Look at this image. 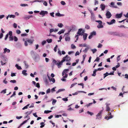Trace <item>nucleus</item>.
I'll list each match as a JSON object with an SVG mask.
<instances>
[{
    "label": "nucleus",
    "instance_id": "43",
    "mask_svg": "<svg viewBox=\"0 0 128 128\" xmlns=\"http://www.w3.org/2000/svg\"><path fill=\"white\" fill-rule=\"evenodd\" d=\"M56 102V100L54 99L52 101V104L53 105H54L55 104V103Z\"/></svg>",
    "mask_w": 128,
    "mask_h": 128
},
{
    "label": "nucleus",
    "instance_id": "50",
    "mask_svg": "<svg viewBox=\"0 0 128 128\" xmlns=\"http://www.w3.org/2000/svg\"><path fill=\"white\" fill-rule=\"evenodd\" d=\"M56 16H62L61 15V14H60V13H59V12L56 13Z\"/></svg>",
    "mask_w": 128,
    "mask_h": 128
},
{
    "label": "nucleus",
    "instance_id": "64",
    "mask_svg": "<svg viewBox=\"0 0 128 128\" xmlns=\"http://www.w3.org/2000/svg\"><path fill=\"white\" fill-rule=\"evenodd\" d=\"M52 62L54 64H56V63L57 62L56 61V60H53Z\"/></svg>",
    "mask_w": 128,
    "mask_h": 128
},
{
    "label": "nucleus",
    "instance_id": "19",
    "mask_svg": "<svg viewBox=\"0 0 128 128\" xmlns=\"http://www.w3.org/2000/svg\"><path fill=\"white\" fill-rule=\"evenodd\" d=\"M110 108L108 106V104H107L106 106V111L109 112L110 110Z\"/></svg>",
    "mask_w": 128,
    "mask_h": 128
},
{
    "label": "nucleus",
    "instance_id": "52",
    "mask_svg": "<svg viewBox=\"0 0 128 128\" xmlns=\"http://www.w3.org/2000/svg\"><path fill=\"white\" fill-rule=\"evenodd\" d=\"M16 33L18 34H19L21 33V31L19 30H17L16 31Z\"/></svg>",
    "mask_w": 128,
    "mask_h": 128
},
{
    "label": "nucleus",
    "instance_id": "12",
    "mask_svg": "<svg viewBox=\"0 0 128 128\" xmlns=\"http://www.w3.org/2000/svg\"><path fill=\"white\" fill-rule=\"evenodd\" d=\"M122 13L117 14L116 15V17L118 18H120L122 17Z\"/></svg>",
    "mask_w": 128,
    "mask_h": 128
},
{
    "label": "nucleus",
    "instance_id": "15",
    "mask_svg": "<svg viewBox=\"0 0 128 128\" xmlns=\"http://www.w3.org/2000/svg\"><path fill=\"white\" fill-rule=\"evenodd\" d=\"M30 119V118H29V119H28L27 120H25L24 122H23L22 123H21L20 125V126H19L18 128H19L22 125H23V124H24L25 123H26L27 121Z\"/></svg>",
    "mask_w": 128,
    "mask_h": 128
},
{
    "label": "nucleus",
    "instance_id": "5",
    "mask_svg": "<svg viewBox=\"0 0 128 128\" xmlns=\"http://www.w3.org/2000/svg\"><path fill=\"white\" fill-rule=\"evenodd\" d=\"M108 34H109L114 36H118L120 35L119 33L117 32H108Z\"/></svg>",
    "mask_w": 128,
    "mask_h": 128
},
{
    "label": "nucleus",
    "instance_id": "36",
    "mask_svg": "<svg viewBox=\"0 0 128 128\" xmlns=\"http://www.w3.org/2000/svg\"><path fill=\"white\" fill-rule=\"evenodd\" d=\"M91 50L92 51L93 53L94 54L97 51V50L96 48H94L93 49H92Z\"/></svg>",
    "mask_w": 128,
    "mask_h": 128
},
{
    "label": "nucleus",
    "instance_id": "17",
    "mask_svg": "<svg viewBox=\"0 0 128 128\" xmlns=\"http://www.w3.org/2000/svg\"><path fill=\"white\" fill-rule=\"evenodd\" d=\"M65 31V30H60V31H59L58 33V34H60L62 33H63Z\"/></svg>",
    "mask_w": 128,
    "mask_h": 128
},
{
    "label": "nucleus",
    "instance_id": "48",
    "mask_svg": "<svg viewBox=\"0 0 128 128\" xmlns=\"http://www.w3.org/2000/svg\"><path fill=\"white\" fill-rule=\"evenodd\" d=\"M10 82L13 83H15L16 82V81L15 80H11L10 81Z\"/></svg>",
    "mask_w": 128,
    "mask_h": 128
},
{
    "label": "nucleus",
    "instance_id": "61",
    "mask_svg": "<svg viewBox=\"0 0 128 128\" xmlns=\"http://www.w3.org/2000/svg\"><path fill=\"white\" fill-rule=\"evenodd\" d=\"M13 26L14 28H16V27L17 26V25L16 24V23H14L13 24Z\"/></svg>",
    "mask_w": 128,
    "mask_h": 128
},
{
    "label": "nucleus",
    "instance_id": "16",
    "mask_svg": "<svg viewBox=\"0 0 128 128\" xmlns=\"http://www.w3.org/2000/svg\"><path fill=\"white\" fill-rule=\"evenodd\" d=\"M10 52V50L9 49H7L6 48H5L4 50V53H5L6 52H7L8 53H9Z\"/></svg>",
    "mask_w": 128,
    "mask_h": 128
},
{
    "label": "nucleus",
    "instance_id": "25",
    "mask_svg": "<svg viewBox=\"0 0 128 128\" xmlns=\"http://www.w3.org/2000/svg\"><path fill=\"white\" fill-rule=\"evenodd\" d=\"M20 6H28V5L27 4H20Z\"/></svg>",
    "mask_w": 128,
    "mask_h": 128
},
{
    "label": "nucleus",
    "instance_id": "40",
    "mask_svg": "<svg viewBox=\"0 0 128 128\" xmlns=\"http://www.w3.org/2000/svg\"><path fill=\"white\" fill-rule=\"evenodd\" d=\"M44 124V123L43 122H42L40 123V124L42 125H41L40 126V127L41 128H42L44 126V124L43 125V124Z\"/></svg>",
    "mask_w": 128,
    "mask_h": 128
},
{
    "label": "nucleus",
    "instance_id": "62",
    "mask_svg": "<svg viewBox=\"0 0 128 128\" xmlns=\"http://www.w3.org/2000/svg\"><path fill=\"white\" fill-rule=\"evenodd\" d=\"M15 17V16L14 15H11L10 16V18H14Z\"/></svg>",
    "mask_w": 128,
    "mask_h": 128
},
{
    "label": "nucleus",
    "instance_id": "31",
    "mask_svg": "<svg viewBox=\"0 0 128 128\" xmlns=\"http://www.w3.org/2000/svg\"><path fill=\"white\" fill-rule=\"evenodd\" d=\"M10 41H12L13 40V38L12 36H10L9 38Z\"/></svg>",
    "mask_w": 128,
    "mask_h": 128
},
{
    "label": "nucleus",
    "instance_id": "60",
    "mask_svg": "<svg viewBox=\"0 0 128 128\" xmlns=\"http://www.w3.org/2000/svg\"><path fill=\"white\" fill-rule=\"evenodd\" d=\"M50 88L48 89L46 91V93H48L50 92Z\"/></svg>",
    "mask_w": 128,
    "mask_h": 128
},
{
    "label": "nucleus",
    "instance_id": "3",
    "mask_svg": "<svg viewBox=\"0 0 128 128\" xmlns=\"http://www.w3.org/2000/svg\"><path fill=\"white\" fill-rule=\"evenodd\" d=\"M69 70L68 69H65L64 70V71L62 72V76L64 75L65 74V76H63V77L64 78H66L68 76V74H66L68 71Z\"/></svg>",
    "mask_w": 128,
    "mask_h": 128
},
{
    "label": "nucleus",
    "instance_id": "22",
    "mask_svg": "<svg viewBox=\"0 0 128 128\" xmlns=\"http://www.w3.org/2000/svg\"><path fill=\"white\" fill-rule=\"evenodd\" d=\"M96 69H95L93 71V73L92 74V76H95L96 75Z\"/></svg>",
    "mask_w": 128,
    "mask_h": 128
},
{
    "label": "nucleus",
    "instance_id": "37",
    "mask_svg": "<svg viewBox=\"0 0 128 128\" xmlns=\"http://www.w3.org/2000/svg\"><path fill=\"white\" fill-rule=\"evenodd\" d=\"M96 22H98L99 23V24H102V22L100 20H96Z\"/></svg>",
    "mask_w": 128,
    "mask_h": 128
},
{
    "label": "nucleus",
    "instance_id": "47",
    "mask_svg": "<svg viewBox=\"0 0 128 128\" xmlns=\"http://www.w3.org/2000/svg\"><path fill=\"white\" fill-rule=\"evenodd\" d=\"M91 18L92 20H94L95 19V18L94 15H92L91 16Z\"/></svg>",
    "mask_w": 128,
    "mask_h": 128
},
{
    "label": "nucleus",
    "instance_id": "4",
    "mask_svg": "<svg viewBox=\"0 0 128 128\" xmlns=\"http://www.w3.org/2000/svg\"><path fill=\"white\" fill-rule=\"evenodd\" d=\"M84 32V30H83L82 28H80L78 29V31L77 34L79 35H83Z\"/></svg>",
    "mask_w": 128,
    "mask_h": 128
},
{
    "label": "nucleus",
    "instance_id": "26",
    "mask_svg": "<svg viewBox=\"0 0 128 128\" xmlns=\"http://www.w3.org/2000/svg\"><path fill=\"white\" fill-rule=\"evenodd\" d=\"M79 46L80 47H82V46L86 47V44H79Z\"/></svg>",
    "mask_w": 128,
    "mask_h": 128
},
{
    "label": "nucleus",
    "instance_id": "38",
    "mask_svg": "<svg viewBox=\"0 0 128 128\" xmlns=\"http://www.w3.org/2000/svg\"><path fill=\"white\" fill-rule=\"evenodd\" d=\"M89 49V48L88 47L86 48H85V49L83 51V52H86Z\"/></svg>",
    "mask_w": 128,
    "mask_h": 128
},
{
    "label": "nucleus",
    "instance_id": "21",
    "mask_svg": "<svg viewBox=\"0 0 128 128\" xmlns=\"http://www.w3.org/2000/svg\"><path fill=\"white\" fill-rule=\"evenodd\" d=\"M26 70H24L22 71V74L25 76H26L27 75V74L26 73Z\"/></svg>",
    "mask_w": 128,
    "mask_h": 128
},
{
    "label": "nucleus",
    "instance_id": "9",
    "mask_svg": "<svg viewBox=\"0 0 128 128\" xmlns=\"http://www.w3.org/2000/svg\"><path fill=\"white\" fill-rule=\"evenodd\" d=\"M106 16L107 18H109L112 16V14L109 11H108L106 14Z\"/></svg>",
    "mask_w": 128,
    "mask_h": 128
},
{
    "label": "nucleus",
    "instance_id": "41",
    "mask_svg": "<svg viewBox=\"0 0 128 128\" xmlns=\"http://www.w3.org/2000/svg\"><path fill=\"white\" fill-rule=\"evenodd\" d=\"M113 117V116H112V115H110V116H108V118L107 119V120H108L110 118H112Z\"/></svg>",
    "mask_w": 128,
    "mask_h": 128
},
{
    "label": "nucleus",
    "instance_id": "7",
    "mask_svg": "<svg viewBox=\"0 0 128 128\" xmlns=\"http://www.w3.org/2000/svg\"><path fill=\"white\" fill-rule=\"evenodd\" d=\"M110 6L111 7L115 8H118L117 6L115 5L114 2H111L110 5Z\"/></svg>",
    "mask_w": 128,
    "mask_h": 128
},
{
    "label": "nucleus",
    "instance_id": "32",
    "mask_svg": "<svg viewBox=\"0 0 128 128\" xmlns=\"http://www.w3.org/2000/svg\"><path fill=\"white\" fill-rule=\"evenodd\" d=\"M32 112V111H31L30 112H26L25 113V114L28 116V115L30 114Z\"/></svg>",
    "mask_w": 128,
    "mask_h": 128
},
{
    "label": "nucleus",
    "instance_id": "8",
    "mask_svg": "<svg viewBox=\"0 0 128 128\" xmlns=\"http://www.w3.org/2000/svg\"><path fill=\"white\" fill-rule=\"evenodd\" d=\"M48 12L46 11H44V10H42L40 14L41 15H42V16H44L45 14H48Z\"/></svg>",
    "mask_w": 128,
    "mask_h": 128
},
{
    "label": "nucleus",
    "instance_id": "14",
    "mask_svg": "<svg viewBox=\"0 0 128 128\" xmlns=\"http://www.w3.org/2000/svg\"><path fill=\"white\" fill-rule=\"evenodd\" d=\"M87 36L88 34H87L85 33L84 34H83V38L84 40H86Z\"/></svg>",
    "mask_w": 128,
    "mask_h": 128
},
{
    "label": "nucleus",
    "instance_id": "11",
    "mask_svg": "<svg viewBox=\"0 0 128 128\" xmlns=\"http://www.w3.org/2000/svg\"><path fill=\"white\" fill-rule=\"evenodd\" d=\"M115 20L114 19H113L110 22H108L107 23L108 24L111 25L114 23H115Z\"/></svg>",
    "mask_w": 128,
    "mask_h": 128
},
{
    "label": "nucleus",
    "instance_id": "49",
    "mask_svg": "<svg viewBox=\"0 0 128 128\" xmlns=\"http://www.w3.org/2000/svg\"><path fill=\"white\" fill-rule=\"evenodd\" d=\"M102 44H100L99 43L98 46V48H100L102 47Z\"/></svg>",
    "mask_w": 128,
    "mask_h": 128
},
{
    "label": "nucleus",
    "instance_id": "45",
    "mask_svg": "<svg viewBox=\"0 0 128 128\" xmlns=\"http://www.w3.org/2000/svg\"><path fill=\"white\" fill-rule=\"evenodd\" d=\"M36 86L38 88H40V86L39 83H37L36 84Z\"/></svg>",
    "mask_w": 128,
    "mask_h": 128
},
{
    "label": "nucleus",
    "instance_id": "51",
    "mask_svg": "<svg viewBox=\"0 0 128 128\" xmlns=\"http://www.w3.org/2000/svg\"><path fill=\"white\" fill-rule=\"evenodd\" d=\"M14 41L15 42H16L18 40V39L17 38L16 36H14Z\"/></svg>",
    "mask_w": 128,
    "mask_h": 128
},
{
    "label": "nucleus",
    "instance_id": "55",
    "mask_svg": "<svg viewBox=\"0 0 128 128\" xmlns=\"http://www.w3.org/2000/svg\"><path fill=\"white\" fill-rule=\"evenodd\" d=\"M117 4L118 6H122V4L121 2H117Z\"/></svg>",
    "mask_w": 128,
    "mask_h": 128
},
{
    "label": "nucleus",
    "instance_id": "2",
    "mask_svg": "<svg viewBox=\"0 0 128 128\" xmlns=\"http://www.w3.org/2000/svg\"><path fill=\"white\" fill-rule=\"evenodd\" d=\"M70 31L71 30L68 31V32L66 33L65 34V35H66V37L65 38V40L66 41H69L70 40V36H69V34H70L69 33L70 32Z\"/></svg>",
    "mask_w": 128,
    "mask_h": 128
},
{
    "label": "nucleus",
    "instance_id": "24",
    "mask_svg": "<svg viewBox=\"0 0 128 128\" xmlns=\"http://www.w3.org/2000/svg\"><path fill=\"white\" fill-rule=\"evenodd\" d=\"M103 26L102 25V24H98L97 26V27L98 28H103Z\"/></svg>",
    "mask_w": 128,
    "mask_h": 128
},
{
    "label": "nucleus",
    "instance_id": "44",
    "mask_svg": "<svg viewBox=\"0 0 128 128\" xmlns=\"http://www.w3.org/2000/svg\"><path fill=\"white\" fill-rule=\"evenodd\" d=\"M90 28V26L88 24L86 25L85 28H86L87 29H89Z\"/></svg>",
    "mask_w": 128,
    "mask_h": 128
},
{
    "label": "nucleus",
    "instance_id": "46",
    "mask_svg": "<svg viewBox=\"0 0 128 128\" xmlns=\"http://www.w3.org/2000/svg\"><path fill=\"white\" fill-rule=\"evenodd\" d=\"M60 3L62 4L63 5H65L66 4L65 2L64 1H62Z\"/></svg>",
    "mask_w": 128,
    "mask_h": 128
},
{
    "label": "nucleus",
    "instance_id": "33",
    "mask_svg": "<svg viewBox=\"0 0 128 128\" xmlns=\"http://www.w3.org/2000/svg\"><path fill=\"white\" fill-rule=\"evenodd\" d=\"M108 75L109 74L107 72H106V73L104 74V78L106 76H108Z\"/></svg>",
    "mask_w": 128,
    "mask_h": 128
},
{
    "label": "nucleus",
    "instance_id": "20",
    "mask_svg": "<svg viewBox=\"0 0 128 128\" xmlns=\"http://www.w3.org/2000/svg\"><path fill=\"white\" fill-rule=\"evenodd\" d=\"M48 77L49 79L53 83L55 82V79L54 78H52L50 79V77L49 76H48Z\"/></svg>",
    "mask_w": 128,
    "mask_h": 128
},
{
    "label": "nucleus",
    "instance_id": "59",
    "mask_svg": "<svg viewBox=\"0 0 128 128\" xmlns=\"http://www.w3.org/2000/svg\"><path fill=\"white\" fill-rule=\"evenodd\" d=\"M24 18L25 19H29L30 18V17L28 16H25L24 17Z\"/></svg>",
    "mask_w": 128,
    "mask_h": 128
},
{
    "label": "nucleus",
    "instance_id": "53",
    "mask_svg": "<svg viewBox=\"0 0 128 128\" xmlns=\"http://www.w3.org/2000/svg\"><path fill=\"white\" fill-rule=\"evenodd\" d=\"M46 43V42L45 40L43 41L42 43V45H44V44H45Z\"/></svg>",
    "mask_w": 128,
    "mask_h": 128
},
{
    "label": "nucleus",
    "instance_id": "35",
    "mask_svg": "<svg viewBox=\"0 0 128 128\" xmlns=\"http://www.w3.org/2000/svg\"><path fill=\"white\" fill-rule=\"evenodd\" d=\"M76 48V46L74 44H72L71 45V48L72 49H74Z\"/></svg>",
    "mask_w": 128,
    "mask_h": 128
},
{
    "label": "nucleus",
    "instance_id": "18",
    "mask_svg": "<svg viewBox=\"0 0 128 128\" xmlns=\"http://www.w3.org/2000/svg\"><path fill=\"white\" fill-rule=\"evenodd\" d=\"M26 40L27 42L30 43V44H32L33 43V41L31 40V39H26Z\"/></svg>",
    "mask_w": 128,
    "mask_h": 128
},
{
    "label": "nucleus",
    "instance_id": "10",
    "mask_svg": "<svg viewBox=\"0 0 128 128\" xmlns=\"http://www.w3.org/2000/svg\"><path fill=\"white\" fill-rule=\"evenodd\" d=\"M65 62V60H62L60 62H58L59 63L57 62L56 63V65H57L58 66V68H59V66H60L62 64V63L63 62Z\"/></svg>",
    "mask_w": 128,
    "mask_h": 128
},
{
    "label": "nucleus",
    "instance_id": "13",
    "mask_svg": "<svg viewBox=\"0 0 128 128\" xmlns=\"http://www.w3.org/2000/svg\"><path fill=\"white\" fill-rule=\"evenodd\" d=\"M100 7L101 8L102 10H103L105 9V6L104 4H102L100 5Z\"/></svg>",
    "mask_w": 128,
    "mask_h": 128
},
{
    "label": "nucleus",
    "instance_id": "1",
    "mask_svg": "<svg viewBox=\"0 0 128 128\" xmlns=\"http://www.w3.org/2000/svg\"><path fill=\"white\" fill-rule=\"evenodd\" d=\"M64 60L65 61H66L68 62L66 63V65H70L71 64V63L70 62L71 60V58L70 57L68 56V55H66L63 58L62 60Z\"/></svg>",
    "mask_w": 128,
    "mask_h": 128
},
{
    "label": "nucleus",
    "instance_id": "27",
    "mask_svg": "<svg viewBox=\"0 0 128 128\" xmlns=\"http://www.w3.org/2000/svg\"><path fill=\"white\" fill-rule=\"evenodd\" d=\"M58 26L60 28H61L63 26V25L62 23H59L58 24Z\"/></svg>",
    "mask_w": 128,
    "mask_h": 128
},
{
    "label": "nucleus",
    "instance_id": "63",
    "mask_svg": "<svg viewBox=\"0 0 128 128\" xmlns=\"http://www.w3.org/2000/svg\"><path fill=\"white\" fill-rule=\"evenodd\" d=\"M62 100H63L64 101H68V99L67 98H63L62 99Z\"/></svg>",
    "mask_w": 128,
    "mask_h": 128
},
{
    "label": "nucleus",
    "instance_id": "29",
    "mask_svg": "<svg viewBox=\"0 0 128 128\" xmlns=\"http://www.w3.org/2000/svg\"><path fill=\"white\" fill-rule=\"evenodd\" d=\"M65 90V89H59L56 92L57 93H58L60 92H61V91H64Z\"/></svg>",
    "mask_w": 128,
    "mask_h": 128
},
{
    "label": "nucleus",
    "instance_id": "28",
    "mask_svg": "<svg viewBox=\"0 0 128 128\" xmlns=\"http://www.w3.org/2000/svg\"><path fill=\"white\" fill-rule=\"evenodd\" d=\"M48 42V43H51L52 42V39H48L46 40Z\"/></svg>",
    "mask_w": 128,
    "mask_h": 128
},
{
    "label": "nucleus",
    "instance_id": "39",
    "mask_svg": "<svg viewBox=\"0 0 128 128\" xmlns=\"http://www.w3.org/2000/svg\"><path fill=\"white\" fill-rule=\"evenodd\" d=\"M51 110H45L44 111V113H46V114H48V113H49L50 112H52Z\"/></svg>",
    "mask_w": 128,
    "mask_h": 128
},
{
    "label": "nucleus",
    "instance_id": "57",
    "mask_svg": "<svg viewBox=\"0 0 128 128\" xmlns=\"http://www.w3.org/2000/svg\"><path fill=\"white\" fill-rule=\"evenodd\" d=\"M120 56H118V57L117 58V62H118L120 60Z\"/></svg>",
    "mask_w": 128,
    "mask_h": 128
},
{
    "label": "nucleus",
    "instance_id": "58",
    "mask_svg": "<svg viewBox=\"0 0 128 128\" xmlns=\"http://www.w3.org/2000/svg\"><path fill=\"white\" fill-rule=\"evenodd\" d=\"M43 4L46 6H47L48 4L46 2L44 1L43 3Z\"/></svg>",
    "mask_w": 128,
    "mask_h": 128
},
{
    "label": "nucleus",
    "instance_id": "54",
    "mask_svg": "<svg viewBox=\"0 0 128 128\" xmlns=\"http://www.w3.org/2000/svg\"><path fill=\"white\" fill-rule=\"evenodd\" d=\"M8 34L10 36H12V31H10L8 32Z\"/></svg>",
    "mask_w": 128,
    "mask_h": 128
},
{
    "label": "nucleus",
    "instance_id": "42",
    "mask_svg": "<svg viewBox=\"0 0 128 128\" xmlns=\"http://www.w3.org/2000/svg\"><path fill=\"white\" fill-rule=\"evenodd\" d=\"M77 84L76 83H74L73 84H71V86L70 87V88H72V87H73L76 84Z\"/></svg>",
    "mask_w": 128,
    "mask_h": 128
},
{
    "label": "nucleus",
    "instance_id": "23",
    "mask_svg": "<svg viewBox=\"0 0 128 128\" xmlns=\"http://www.w3.org/2000/svg\"><path fill=\"white\" fill-rule=\"evenodd\" d=\"M15 66L16 67V68L18 70H21L22 69V68L21 66H19L17 64Z\"/></svg>",
    "mask_w": 128,
    "mask_h": 128
},
{
    "label": "nucleus",
    "instance_id": "6",
    "mask_svg": "<svg viewBox=\"0 0 128 128\" xmlns=\"http://www.w3.org/2000/svg\"><path fill=\"white\" fill-rule=\"evenodd\" d=\"M102 110L100 111L99 112L96 116V119H100L102 117V115L101 114L102 113Z\"/></svg>",
    "mask_w": 128,
    "mask_h": 128
},
{
    "label": "nucleus",
    "instance_id": "56",
    "mask_svg": "<svg viewBox=\"0 0 128 128\" xmlns=\"http://www.w3.org/2000/svg\"><path fill=\"white\" fill-rule=\"evenodd\" d=\"M92 104V103H89L88 104H87L86 106L87 107H88L90 106Z\"/></svg>",
    "mask_w": 128,
    "mask_h": 128
},
{
    "label": "nucleus",
    "instance_id": "30",
    "mask_svg": "<svg viewBox=\"0 0 128 128\" xmlns=\"http://www.w3.org/2000/svg\"><path fill=\"white\" fill-rule=\"evenodd\" d=\"M90 34L93 36H95L96 35V32L95 31H93Z\"/></svg>",
    "mask_w": 128,
    "mask_h": 128
},
{
    "label": "nucleus",
    "instance_id": "34",
    "mask_svg": "<svg viewBox=\"0 0 128 128\" xmlns=\"http://www.w3.org/2000/svg\"><path fill=\"white\" fill-rule=\"evenodd\" d=\"M87 112L88 114H90L91 116H92L94 114L93 113L90 112L89 111H88Z\"/></svg>",
    "mask_w": 128,
    "mask_h": 128
}]
</instances>
